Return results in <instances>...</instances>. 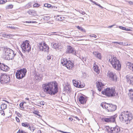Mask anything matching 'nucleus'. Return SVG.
Returning <instances> with one entry per match:
<instances>
[{
  "label": "nucleus",
  "mask_w": 133,
  "mask_h": 133,
  "mask_svg": "<svg viewBox=\"0 0 133 133\" xmlns=\"http://www.w3.org/2000/svg\"><path fill=\"white\" fill-rule=\"evenodd\" d=\"M15 119L17 122H20L19 119V118L17 117H16Z\"/></svg>",
  "instance_id": "3c124183"
},
{
  "label": "nucleus",
  "mask_w": 133,
  "mask_h": 133,
  "mask_svg": "<svg viewBox=\"0 0 133 133\" xmlns=\"http://www.w3.org/2000/svg\"><path fill=\"white\" fill-rule=\"evenodd\" d=\"M127 65L128 66V68L133 71V64H131L130 63H128Z\"/></svg>",
  "instance_id": "bb28decb"
},
{
  "label": "nucleus",
  "mask_w": 133,
  "mask_h": 133,
  "mask_svg": "<svg viewBox=\"0 0 133 133\" xmlns=\"http://www.w3.org/2000/svg\"><path fill=\"white\" fill-rule=\"evenodd\" d=\"M129 95L130 98L132 101H133V90L132 89H131L129 90Z\"/></svg>",
  "instance_id": "4be33fe9"
},
{
  "label": "nucleus",
  "mask_w": 133,
  "mask_h": 133,
  "mask_svg": "<svg viewBox=\"0 0 133 133\" xmlns=\"http://www.w3.org/2000/svg\"><path fill=\"white\" fill-rule=\"evenodd\" d=\"M61 63L63 65H65L69 69H72L74 67V63L71 61L67 60L65 58L61 59Z\"/></svg>",
  "instance_id": "1a4fd4ad"
},
{
  "label": "nucleus",
  "mask_w": 133,
  "mask_h": 133,
  "mask_svg": "<svg viewBox=\"0 0 133 133\" xmlns=\"http://www.w3.org/2000/svg\"><path fill=\"white\" fill-rule=\"evenodd\" d=\"M77 28L78 29L81 30L83 32H85V29L83 28L82 27L78 26L77 27Z\"/></svg>",
  "instance_id": "e433bc0d"
},
{
  "label": "nucleus",
  "mask_w": 133,
  "mask_h": 133,
  "mask_svg": "<svg viewBox=\"0 0 133 133\" xmlns=\"http://www.w3.org/2000/svg\"><path fill=\"white\" fill-rule=\"evenodd\" d=\"M0 69L4 71H6L9 70V68L5 64L0 63Z\"/></svg>",
  "instance_id": "f3484780"
},
{
  "label": "nucleus",
  "mask_w": 133,
  "mask_h": 133,
  "mask_svg": "<svg viewBox=\"0 0 133 133\" xmlns=\"http://www.w3.org/2000/svg\"><path fill=\"white\" fill-rule=\"evenodd\" d=\"M78 12L81 14H82L83 15H84L85 14V12L83 11H82V10H80L78 11Z\"/></svg>",
  "instance_id": "79ce46f5"
},
{
  "label": "nucleus",
  "mask_w": 133,
  "mask_h": 133,
  "mask_svg": "<svg viewBox=\"0 0 133 133\" xmlns=\"http://www.w3.org/2000/svg\"><path fill=\"white\" fill-rule=\"evenodd\" d=\"M40 104L42 105H44L45 103L43 101H41L40 102Z\"/></svg>",
  "instance_id": "8fccbe9b"
},
{
  "label": "nucleus",
  "mask_w": 133,
  "mask_h": 133,
  "mask_svg": "<svg viewBox=\"0 0 133 133\" xmlns=\"http://www.w3.org/2000/svg\"><path fill=\"white\" fill-rule=\"evenodd\" d=\"M0 113L2 115H3L4 116L5 115L4 111L2 109L0 110Z\"/></svg>",
  "instance_id": "ea45409f"
},
{
  "label": "nucleus",
  "mask_w": 133,
  "mask_h": 133,
  "mask_svg": "<svg viewBox=\"0 0 133 133\" xmlns=\"http://www.w3.org/2000/svg\"><path fill=\"white\" fill-rule=\"evenodd\" d=\"M38 46L40 51L48 52L49 47L44 42L43 44L42 43H39Z\"/></svg>",
  "instance_id": "f8f14e48"
},
{
  "label": "nucleus",
  "mask_w": 133,
  "mask_h": 133,
  "mask_svg": "<svg viewBox=\"0 0 133 133\" xmlns=\"http://www.w3.org/2000/svg\"><path fill=\"white\" fill-rule=\"evenodd\" d=\"M23 22L24 23H34L33 21H26L24 22Z\"/></svg>",
  "instance_id": "a19ab883"
},
{
  "label": "nucleus",
  "mask_w": 133,
  "mask_h": 133,
  "mask_svg": "<svg viewBox=\"0 0 133 133\" xmlns=\"http://www.w3.org/2000/svg\"><path fill=\"white\" fill-rule=\"evenodd\" d=\"M20 107L22 108H23V103H20L19 104Z\"/></svg>",
  "instance_id": "a18cd8bd"
},
{
  "label": "nucleus",
  "mask_w": 133,
  "mask_h": 133,
  "mask_svg": "<svg viewBox=\"0 0 133 133\" xmlns=\"http://www.w3.org/2000/svg\"><path fill=\"white\" fill-rule=\"evenodd\" d=\"M112 43H117L119 44V42H112Z\"/></svg>",
  "instance_id": "e2e57ef3"
},
{
  "label": "nucleus",
  "mask_w": 133,
  "mask_h": 133,
  "mask_svg": "<svg viewBox=\"0 0 133 133\" xmlns=\"http://www.w3.org/2000/svg\"><path fill=\"white\" fill-rule=\"evenodd\" d=\"M63 18L62 16L61 15H58L57 16L56 19H57L58 20L62 21L63 20Z\"/></svg>",
  "instance_id": "c756f323"
},
{
  "label": "nucleus",
  "mask_w": 133,
  "mask_h": 133,
  "mask_svg": "<svg viewBox=\"0 0 133 133\" xmlns=\"http://www.w3.org/2000/svg\"><path fill=\"white\" fill-rule=\"evenodd\" d=\"M109 128L107 131L109 133H121L122 132L120 127L118 126L113 127L109 126Z\"/></svg>",
  "instance_id": "9b49d317"
},
{
  "label": "nucleus",
  "mask_w": 133,
  "mask_h": 133,
  "mask_svg": "<svg viewBox=\"0 0 133 133\" xmlns=\"http://www.w3.org/2000/svg\"><path fill=\"white\" fill-rule=\"evenodd\" d=\"M117 116L115 115L111 117H108L107 118H104L102 119L103 121L107 122H115V119Z\"/></svg>",
  "instance_id": "ddd939ff"
},
{
  "label": "nucleus",
  "mask_w": 133,
  "mask_h": 133,
  "mask_svg": "<svg viewBox=\"0 0 133 133\" xmlns=\"http://www.w3.org/2000/svg\"><path fill=\"white\" fill-rule=\"evenodd\" d=\"M40 6V4L38 3H35L34 4V7H39Z\"/></svg>",
  "instance_id": "37998d69"
},
{
  "label": "nucleus",
  "mask_w": 133,
  "mask_h": 133,
  "mask_svg": "<svg viewBox=\"0 0 133 133\" xmlns=\"http://www.w3.org/2000/svg\"><path fill=\"white\" fill-rule=\"evenodd\" d=\"M58 85L56 82H49L42 85V89L46 94L55 95L58 92Z\"/></svg>",
  "instance_id": "f257e3e1"
},
{
  "label": "nucleus",
  "mask_w": 133,
  "mask_h": 133,
  "mask_svg": "<svg viewBox=\"0 0 133 133\" xmlns=\"http://www.w3.org/2000/svg\"><path fill=\"white\" fill-rule=\"evenodd\" d=\"M114 26V25H110V26H108V28H112V27Z\"/></svg>",
  "instance_id": "0e129e2a"
},
{
  "label": "nucleus",
  "mask_w": 133,
  "mask_h": 133,
  "mask_svg": "<svg viewBox=\"0 0 133 133\" xmlns=\"http://www.w3.org/2000/svg\"><path fill=\"white\" fill-rule=\"evenodd\" d=\"M11 35L9 34H3V37L6 38H9Z\"/></svg>",
  "instance_id": "72a5a7b5"
},
{
  "label": "nucleus",
  "mask_w": 133,
  "mask_h": 133,
  "mask_svg": "<svg viewBox=\"0 0 133 133\" xmlns=\"http://www.w3.org/2000/svg\"><path fill=\"white\" fill-rule=\"evenodd\" d=\"M80 82V81H76L74 80H72V82L74 85L77 87H78V85L79 84V82Z\"/></svg>",
  "instance_id": "5701e85b"
},
{
  "label": "nucleus",
  "mask_w": 133,
  "mask_h": 133,
  "mask_svg": "<svg viewBox=\"0 0 133 133\" xmlns=\"http://www.w3.org/2000/svg\"><path fill=\"white\" fill-rule=\"evenodd\" d=\"M51 45L52 46V47L53 48L57 49H59V46L58 45V44L57 43H51Z\"/></svg>",
  "instance_id": "412c9836"
},
{
  "label": "nucleus",
  "mask_w": 133,
  "mask_h": 133,
  "mask_svg": "<svg viewBox=\"0 0 133 133\" xmlns=\"http://www.w3.org/2000/svg\"><path fill=\"white\" fill-rule=\"evenodd\" d=\"M44 6L45 7L50 8L51 6V5L50 4L46 3L44 4Z\"/></svg>",
  "instance_id": "58836bf2"
},
{
  "label": "nucleus",
  "mask_w": 133,
  "mask_h": 133,
  "mask_svg": "<svg viewBox=\"0 0 133 133\" xmlns=\"http://www.w3.org/2000/svg\"><path fill=\"white\" fill-rule=\"evenodd\" d=\"M93 54L97 58L100 59H101V54L99 53L98 52H93Z\"/></svg>",
  "instance_id": "6ab92c4d"
},
{
  "label": "nucleus",
  "mask_w": 133,
  "mask_h": 133,
  "mask_svg": "<svg viewBox=\"0 0 133 133\" xmlns=\"http://www.w3.org/2000/svg\"><path fill=\"white\" fill-rule=\"evenodd\" d=\"M28 129H30L31 131L33 132L35 130L34 127H31L29 125V126L28 127Z\"/></svg>",
  "instance_id": "c9c22d12"
},
{
  "label": "nucleus",
  "mask_w": 133,
  "mask_h": 133,
  "mask_svg": "<svg viewBox=\"0 0 133 133\" xmlns=\"http://www.w3.org/2000/svg\"><path fill=\"white\" fill-rule=\"evenodd\" d=\"M80 58L84 62V61L86 62L87 58L85 57H83L82 56Z\"/></svg>",
  "instance_id": "4c0bfd02"
},
{
  "label": "nucleus",
  "mask_w": 133,
  "mask_h": 133,
  "mask_svg": "<svg viewBox=\"0 0 133 133\" xmlns=\"http://www.w3.org/2000/svg\"><path fill=\"white\" fill-rule=\"evenodd\" d=\"M64 91L67 93H69L70 92V89L69 87H65L64 88Z\"/></svg>",
  "instance_id": "c85d7f7f"
},
{
  "label": "nucleus",
  "mask_w": 133,
  "mask_h": 133,
  "mask_svg": "<svg viewBox=\"0 0 133 133\" xmlns=\"http://www.w3.org/2000/svg\"><path fill=\"white\" fill-rule=\"evenodd\" d=\"M53 56L52 55H48L47 57V59L48 61H50V59L52 60L53 59Z\"/></svg>",
  "instance_id": "7c9ffc66"
},
{
  "label": "nucleus",
  "mask_w": 133,
  "mask_h": 133,
  "mask_svg": "<svg viewBox=\"0 0 133 133\" xmlns=\"http://www.w3.org/2000/svg\"><path fill=\"white\" fill-rule=\"evenodd\" d=\"M90 37H93L94 38H96L97 36L95 35L92 34V35H90Z\"/></svg>",
  "instance_id": "de8ad7c7"
},
{
  "label": "nucleus",
  "mask_w": 133,
  "mask_h": 133,
  "mask_svg": "<svg viewBox=\"0 0 133 133\" xmlns=\"http://www.w3.org/2000/svg\"><path fill=\"white\" fill-rule=\"evenodd\" d=\"M80 83H79V84L78 85L77 87L80 88L83 87H84V84H81Z\"/></svg>",
  "instance_id": "c03bdc74"
},
{
  "label": "nucleus",
  "mask_w": 133,
  "mask_h": 133,
  "mask_svg": "<svg viewBox=\"0 0 133 133\" xmlns=\"http://www.w3.org/2000/svg\"><path fill=\"white\" fill-rule=\"evenodd\" d=\"M7 108V105L5 103L2 104L1 106V108L3 110L6 109Z\"/></svg>",
  "instance_id": "393cba45"
},
{
  "label": "nucleus",
  "mask_w": 133,
  "mask_h": 133,
  "mask_svg": "<svg viewBox=\"0 0 133 133\" xmlns=\"http://www.w3.org/2000/svg\"><path fill=\"white\" fill-rule=\"evenodd\" d=\"M94 68L95 72H96L97 74H99L100 72V70L98 69V67L97 65L94 66Z\"/></svg>",
  "instance_id": "b1692460"
},
{
  "label": "nucleus",
  "mask_w": 133,
  "mask_h": 133,
  "mask_svg": "<svg viewBox=\"0 0 133 133\" xmlns=\"http://www.w3.org/2000/svg\"><path fill=\"white\" fill-rule=\"evenodd\" d=\"M22 51L25 53V52L29 53L31 50V47L29 43V41L26 40L25 42H23L21 45Z\"/></svg>",
  "instance_id": "6e6552de"
},
{
  "label": "nucleus",
  "mask_w": 133,
  "mask_h": 133,
  "mask_svg": "<svg viewBox=\"0 0 133 133\" xmlns=\"http://www.w3.org/2000/svg\"><path fill=\"white\" fill-rule=\"evenodd\" d=\"M127 2H128L130 5H133V2L132 1H128Z\"/></svg>",
  "instance_id": "603ef678"
},
{
  "label": "nucleus",
  "mask_w": 133,
  "mask_h": 133,
  "mask_svg": "<svg viewBox=\"0 0 133 133\" xmlns=\"http://www.w3.org/2000/svg\"><path fill=\"white\" fill-rule=\"evenodd\" d=\"M75 118H76V119L78 120V121H79V119L77 117V116L75 117Z\"/></svg>",
  "instance_id": "69168bd1"
},
{
  "label": "nucleus",
  "mask_w": 133,
  "mask_h": 133,
  "mask_svg": "<svg viewBox=\"0 0 133 133\" xmlns=\"http://www.w3.org/2000/svg\"><path fill=\"white\" fill-rule=\"evenodd\" d=\"M89 0L91 2L94 3L96 5V4H97V3L95 1H94L92 0Z\"/></svg>",
  "instance_id": "864d4df0"
},
{
  "label": "nucleus",
  "mask_w": 133,
  "mask_h": 133,
  "mask_svg": "<svg viewBox=\"0 0 133 133\" xmlns=\"http://www.w3.org/2000/svg\"><path fill=\"white\" fill-rule=\"evenodd\" d=\"M20 55H21V56L22 57V58H23L24 57V56H23V54H22L21 53Z\"/></svg>",
  "instance_id": "338daca9"
},
{
  "label": "nucleus",
  "mask_w": 133,
  "mask_h": 133,
  "mask_svg": "<svg viewBox=\"0 0 133 133\" xmlns=\"http://www.w3.org/2000/svg\"><path fill=\"white\" fill-rule=\"evenodd\" d=\"M21 130H20V129H19L17 133H21Z\"/></svg>",
  "instance_id": "774afa93"
},
{
  "label": "nucleus",
  "mask_w": 133,
  "mask_h": 133,
  "mask_svg": "<svg viewBox=\"0 0 133 133\" xmlns=\"http://www.w3.org/2000/svg\"><path fill=\"white\" fill-rule=\"evenodd\" d=\"M125 43H124V44H123V42H119V44L121 45H126L125 44Z\"/></svg>",
  "instance_id": "5fc2aeb1"
},
{
  "label": "nucleus",
  "mask_w": 133,
  "mask_h": 133,
  "mask_svg": "<svg viewBox=\"0 0 133 133\" xmlns=\"http://www.w3.org/2000/svg\"><path fill=\"white\" fill-rule=\"evenodd\" d=\"M27 70L25 68L21 69L18 70H17L16 73V78L21 79L23 78L26 75Z\"/></svg>",
  "instance_id": "0eeeda50"
},
{
  "label": "nucleus",
  "mask_w": 133,
  "mask_h": 133,
  "mask_svg": "<svg viewBox=\"0 0 133 133\" xmlns=\"http://www.w3.org/2000/svg\"><path fill=\"white\" fill-rule=\"evenodd\" d=\"M7 1V0H0V4H3Z\"/></svg>",
  "instance_id": "f704fd0d"
},
{
  "label": "nucleus",
  "mask_w": 133,
  "mask_h": 133,
  "mask_svg": "<svg viewBox=\"0 0 133 133\" xmlns=\"http://www.w3.org/2000/svg\"><path fill=\"white\" fill-rule=\"evenodd\" d=\"M57 130L58 131L60 132L63 133H64V132H65V131H62V130Z\"/></svg>",
  "instance_id": "13d9d810"
},
{
  "label": "nucleus",
  "mask_w": 133,
  "mask_h": 133,
  "mask_svg": "<svg viewBox=\"0 0 133 133\" xmlns=\"http://www.w3.org/2000/svg\"><path fill=\"white\" fill-rule=\"evenodd\" d=\"M13 7V5L12 4L9 5L6 7V9H12Z\"/></svg>",
  "instance_id": "2f4dec72"
},
{
  "label": "nucleus",
  "mask_w": 133,
  "mask_h": 133,
  "mask_svg": "<svg viewBox=\"0 0 133 133\" xmlns=\"http://www.w3.org/2000/svg\"><path fill=\"white\" fill-rule=\"evenodd\" d=\"M120 121L122 122L128 124L133 119V116L131 113L128 111L121 113L119 116Z\"/></svg>",
  "instance_id": "f03ea898"
},
{
  "label": "nucleus",
  "mask_w": 133,
  "mask_h": 133,
  "mask_svg": "<svg viewBox=\"0 0 133 133\" xmlns=\"http://www.w3.org/2000/svg\"><path fill=\"white\" fill-rule=\"evenodd\" d=\"M126 78L127 82L130 85H133V76L129 75H127Z\"/></svg>",
  "instance_id": "2eb2a0df"
},
{
  "label": "nucleus",
  "mask_w": 133,
  "mask_h": 133,
  "mask_svg": "<svg viewBox=\"0 0 133 133\" xmlns=\"http://www.w3.org/2000/svg\"><path fill=\"white\" fill-rule=\"evenodd\" d=\"M10 80V76L7 75L6 74H3L1 76L0 81L1 83L3 84L4 83H9Z\"/></svg>",
  "instance_id": "9d476101"
},
{
  "label": "nucleus",
  "mask_w": 133,
  "mask_h": 133,
  "mask_svg": "<svg viewBox=\"0 0 133 133\" xmlns=\"http://www.w3.org/2000/svg\"><path fill=\"white\" fill-rule=\"evenodd\" d=\"M119 28L120 29H121L123 30H125L126 29L125 27H123L122 26H119Z\"/></svg>",
  "instance_id": "49530a36"
},
{
  "label": "nucleus",
  "mask_w": 133,
  "mask_h": 133,
  "mask_svg": "<svg viewBox=\"0 0 133 133\" xmlns=\"http://www.w3.org/2000/svg\"><path fill=\"white\" fill-rule=\"evenodd\" d=\"M107 76L112 81H114L115 79L116 81L117 80V77L116 74L111 71H109L107 73Z\"/></svg>",
  "instance_id": "4468645a"
},
{
  "label": "nucleus",
  "mask_w": 133,
  "mask_h": 133,
  "mask_svg": "<svg viewBox=\"0 0 133 133\" xmlns=\"http://www.w3.org/2000/svg\"><path fill=\"white\" fill-rule=\"evenodd\" d=\"M125 30L126 31H132V30H130V29H128V28H126V29Z\"/></svg>",
  "instance_id": "4d7b16f0"
},
{
  "label": "nucleus",
  "mask_w": 133,
  "mask_h": 133,
  "mask_svg": "<svg viewBox=\"0 0 133 133\" xmlns=\"http://www.w3.org/2000/svg\"><path fill=\"white\" fill-rule=\"evenodd\" d=\"M66 52L68 54L72 53L75 54L76 53L75 51L74 50L72 47L70 45L67 46Z\"/></svg>",
  "instance_id": "dca6fc26"
},
{
  "label": "nucleus",
  "mask_w": 133,
  "mask_h": 133,
  "mask_svg": "<svg viewBox=\"0 0 133 133\" xmlns=\"http://www.w3.org/2000/svg\"><path fill=\"white\" fill-rule=\"evenodd\" d=\"M9 28H10L11 29H16L17 28V27H15L14 26H9Z\"/></svg>",
  "instance_id": "09e8293b"
},
{
  "label": "nucleus",
  "mask_w": 133,
  "mask_h": 133,
  "mask_svg": "<svg viewBox=\"0 0 133 133\" xmlns=\"http://www.w3.org/2000/svg\"><path fill=\"white\" fill-rule=\"evenodd\" d=\"M3 52L4 58L8 60L13 59L16 55V54H15L14 52L9 48H4Z\"/></svg>",
  "instance_id": "7ed1b4c3"
},
{
  "label": "nucleus",
  "mask_w": 133,
  "mask_h": 133,
  "mask_svg": "<svg viewBox=\"0 0 133 133\" xmlns=\"http://www.w3.org/2000/svg\"><path fill=\"white\" fill-rule=\"evenodd\" d=\"M102 83L101 82H98L97 83V87L98 88V90L99 91H101L102 89Z\"/></svg>",
  "instance_id": "aec40b11"
},
{
  "label": "nucleus",
  "mask_w": 133,
  "mask_h": 133,
  "mask_svg": "<svg viewBox=\"0 0 133 133\" xmlns=\"http://www.w3.org/2000/svg\"><path fill=\"white\" fill-rule=\"evenodd\" d=\"M102 93L107 96L112 97L115 96L116 92L114 89L111 88L110 89V88H107L102 91Z\"/></svg>",
  "instance_id": "423d86ee"
},
{
  "label": "nucleus",
  "mask_w": 133,
  "mask_h": 133,
  "mask_svg": "<svg viewBox=\"0 0 133 133\" xmlns=\"http://www.w3.org/2000/svg\"><path fill=\"white\" fill-rule=\"evenodd\" d=\"M96 5H98V6L100 7V8H103V7L102 6H101L99 4H98L97 3L96 4Z\"/></svg>",
  "instance_id": "6e6d98bb"
},
{
  "label": "nucleus",
  "mask_w": 133,
  "mask_h": 133,
  "mask_svg": "<svg viewBox=\"0 0 133 133\" xmlns=\"http://www.w3.org/2000/svg\"><path fill=\"white\" fill-rule=\"evenodd\" d=\"M38 112H33V113H34V114H35L37 115V114H38Z\"/></svg>",
  "instance_id": "680f3d73"
},
{
  "label": "nucleus",
  "mask_w": 133,
  "mask_h": 133,
  "mask_svg": "<svg viewBox=\"0 0 133 133\" xmlns=\"http://www.w3.org/2000/svg\"><path fill=\"white\" fill-rule=\"evenodd\" d=\"M109 62L112 67L117 70H120L121 68V64L116 57L111 56L109 59Z\"/></svg>",
  "instance_id": "20e7f679"
},
{
  "label": "nucleus",
  "mask_w": 133,
  "mask_h": 133,
  "mask_svg": "<svg viewBox=\"0 0 133 133\" xmlns=\"http://www.w3.org/2000/svg\"><path fill=\"white\" fill-rule=\"evenodd\" d=\"M22 125L23 127H25L27 128V127H28L29 126V124L28 123H27V122H25V123H22Z\"/></svg>",
  "instance_id": "cd10ccee"
},
{
  "label": "nucleus",
  "mask_w": 133,
  "mask_h": 133,
  "mask_svg": "<svg viewBox=\"0 0 133 133\" xmlns=\"http://www.w3.org/2000/svg\"><path fill=\"white\" fill-rule=\"evenodd\" d=\"M78 100L80 103L84 104L86 103L87 99L82 96H81L79 97Z\"/></svg>",
  "instance_id": "a211bd4d"
},
{
  "label": "nucleus",
  "mask_w": 133,
  "mask_h": 133,
  "mask_svg": "<svg viewBox=\"0 0 133 133\" xmlns=\"http://www.w3.org/2000/svg\"><path fill=\"white\" fill-rule=\"evenodd\" d=\"M101 106L103 108H105L108 112H112L116 110L117 106L116 105L112 103H108L106 102L101 103Z\"/></svg>",
  "instance_id": "39448f33"
},
{
  "label": "nucleus",
  "mask_w": 133,
  "mask_h": 133,
  "mask_svg": "<svg viewBox=\"0 0 133 133\" xmlns=\"http://www.w3.org/2000/svg\"><path fill=\"white\" fill-rule=\"evenodd\" d=\"M20 133H26V132H25L23 130H21Z\"/></svg>",
  "instance_id": "052dcab7"
},
{
  "label": "nucleus",
  "mask_w": 133,
  "mask_h": 133,
  "mask_svg": "<svg viewBox=\"0 0 133 133\" xmlns=\"http://www.w3.org/2000/svg\"><path fill=\"white\" fill-rule=\"evenodd\" d=\"M42 18L44 20H49L50 18V17L48 16H44Z\"/></svg>",
  "instance_id": "473e14b6"
},
{
  "label": "nucleus",
  "mask_w": 133,
  "mask_h": 133,
  "mask_svg": "<svg viewBox=\"0 0 133 133\" xmlns=\"http://www.w3.org/2000/svg\"><path fill=\"white\" fill-rule=\"evenodd\" d=\"M17 116L19 117H21V115L19 113H18L17 114Z\"/></svg>",
  "instance_id": "bf43d9fd"
},
{
  "label": "nucleus",
  "mask_w": 133,
  "mask_h": 133,
  "mask_svg": "<svg viewBox=\"0 0 133 133\" xmlns=\"http://www.w3.org/2000/svg\"><path fill=\"white\" fill-rule=\"evenodd\" d=\"M32 3L31 2L27 4H26L24 7L25 9H26L30 7L31 6Z\"/></svg>",
  "instance_id": "a878e982"
}]
</instances>
